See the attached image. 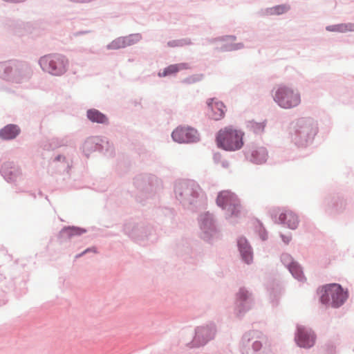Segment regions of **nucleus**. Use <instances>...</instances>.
Here are the masks:
<instances>
[{
	"label": "nucleus",
	"instance_id": "obj_1",
	"mask_svg": "<svg viewBox=\"0 0 354 354\" xmlns=\"http://www.w3.org/2000/svg\"><path fill=\"white\" fill-rule=\"evenodd\" d=\"M244 133L232 126L220 129L216 136V142L220 148L226 151H236L243 145Z\"/></svg>",
	"mask_w": 354,
	"mask_h": 354
},
{
	"label": "nucleus",
	"instance_id": "obj_2",
	"mask_svg": "<svg viewBox=\"0 0 354 354\" xmlns=\"http://www.w3.org/2000/svg\"><path fill=\"white\" fill-rule=\"evenodd\" d=\"M42 69L54 75H60L66 70L68 60L60 55H48L39 60Z\"/></svg>",
	"mask_w": 354,
	"mask_h": 354
},
{
	"label": "nucleus",
	"instance_id": "obj_3",
	"mask_svg": "<svg viewBox=\"0 0 354 354\" xmlns=\"http://www.w3.org/2000/svg\"><path fill=\"white\" fill-rule=\"evenodd\" d=\"M216 203L223 209H225L230 216H238L242 209L237 196L228 190L222 191L218 194Z\"/></svg>",
	"mask_w": 354,
	"mask_h": 354
},
{
	"label": "nucleus",
	"instance_id": "obj_4",
	"mask_svg": "<svg viewBox=\"0 0 354 354\" xmlns=\"http://www.w3.org/2000/svg\"><path fill=\"white\" fill-rule=\"evenodd\" d=\"M274 100L285 109L297 106L300 102V95L292 88L281 86L278 88L274 95Z\"/></svg>",
	"mask_w": 354,
	"mask_h": 354
},
{
	"label": "nucleus",
	"instance_id": "obj_5",
	"mask_svg": "<svg viewBox=\"0 0 354 354\" xmlns=\"http://www.w3.org/2000/svg\"><path fill=\"white\" fill-rule=\"evenodd\" d=\"M172 138L174 141L183 143V142H194L199 139V136L197 131L188 126H180L177 127L172 132Z\"/></svg>",
	"mask_w": 354,
	"mask_h": 354
},
{
	"label": "nucleus",
	"instance_id": "obj_6",
	"mask_svg": "<svg viewBox=\"0 0 354 354\" xmlns=\"http://www.w3.org/2000/svg\"><path fill=\"white\" fill-rule=\"evenodd\" d=\"M316 340L314 332L305 327L299 326L295 336V341L297 345L303 348L312 347Z\"/></svg>",
	"mask_w": 354,
	"mask_h": 354
},
{
	"label": "nucleus",
	"instance_id": "obj_7",
	"mask_svg": "<svg viewBox=\"0 0 354 354\" xmlns=\"http://www.w3.org/2000/svg\"><path fill=\"white\" fill-rule=\"evenodd\" d=\"M279 221L290 229H295L299 224V218L296 214L289 209L281 210L279 214Z\"/></svg>",
	"mask_w": 354,
	"mask_h": 354
},
{
	"label": "nucleus",
	"instance_id": "obj_8",
	"mask_svg": "<svg viewBox=\"0 0 354 354\" xmlns=\"http://www.w3.org/2000/svg\"><path fill=\"white\" fill-rule=\"evenodd\" d=\"M208 106L212 110L210 116L215 120H219L225 115L226 107L223 102L211 99L207 102Z\"/></svg>",
	"mask_w": 354,
	"mask_h": 354
},
{
	"label": "nucleus",
	"instance_id": "obj_9",
	"mask_svg": "<svg viewBox=\"0 0 354 354\" xmlns=\"http://www.w3.org/2000/svg\"><path fill=\"white\" fill-rule=\"evenodd\" d=\"M282 261L284 264L288 267L290 272L292 273V276L299 280L301 281L304 279V276L301 268L298 265L297 263L292 261L291 257L288 254L283 255Z\"/></svg>",
	"mask_w": 354,
	"mask_h": 354
},
{
	"label": "nucleus",
	"instance_id": "obj_10",
	"mask_svg": "<svg viewBox=\"0 0 354 354\" xmlns=\"http://www.w3.org/2000/svg\"><path fill=\"white\" fill-rule=\"evenodd\" d=\"M348 297L347 290H344L342 286L333 283V307L342 306Z\"/></svg>",
	"mask_w": 354,
	"mask_h": 354
},
{
	"label": "nucleus",
	"instance_id": "obj_11",
	"mask_svg": "<svg viewBox=\"0 0 354 354\" xmlns=\"http://www.w3.org/2000/svg\"><path fill=\"white\" fill-rule=\"evenodd\" d=\"M20 132L19 128L15 124H8L0 131V137L4 140L15 138Z\"/></svg>",
	"mask_w": 354,
	"mask_h": 354
},
{
	"label": "nucleus",
	"instance_id": "obj_12",
	"mask_svg": "<svg viewBox=\"0 0 354 354\" xmlns=\"http://www.w3.org/2000/svg\"><path fill=\"white\" fill-rule=\"evenodd\" d=\"M214 332L208 328H201L197 330L195 336V341L199 342L201 344L206 343L213 338Z\"/></svg>",
	"mask_w": 354,
	"mask_h": 354
},
{
	"label": "nucleus",
	"instance_id": "obj_13",
	"mask_svg": "<svg viewBox=\"0 0 354 354\" xmlns=\"http://www.w3.org/2000/svg\"><path fill=\"white\" fill-rule=\"evenodd\" d=\"M1 172L8 181H14L17 178L19 170L10 163H6L1 167Z\"/></svg>",
	"mask_w": 354,
	"mask_h": 354
},
{
	"label": "nucleus",
	"instance_id": "obj_14",
	"mask_svg": "<svg viewBox=\"0 0 354 354\" xmlns=\"http://www.w3.org/2000/svg\"><path fill=\"white\" fill-rule=\"evenodd\" d=\"M188 68L187 64L182 63L178 64H171L164 69L162 73H159L160 77H165L167 75H173L179 71Z\"/></svg>",
	"mask_w": 354,
	"mask_h": 354
},
{
	"label": "nucleus",
	"instance_id": "obj_15",
	"mask_svg": "<svg viewBox=\"0 0 354 354\" xmlns=\"http://www.w3.org/2000/svg\"><path fill=\"white\" fill-rule=\"evenodd\" d=\"M88 118L93 122L106 123L107 122V118L105 115L100 113L96 109H90L87 111Z\"/></svg>",
	"mask_w": 354,
	"mask_h": 354
},
{
	"label": "nucleus",
	"instance_id": "obj_16",
	"mask_svg": "<svg viewBox=\"0 0 354 354\" xmlns=\"http://www.w3.org/2000/svg\"><path fill=\"white\" fill-rule=\"evenodd\" d=\"M319 295L320 296V301L322 304H326L330 300V297L332 294V285L327 284L322 286L319 290Z\"/></svg>",
	"mask_w": 354,
	"mask_h": 354
},
{
	"label": "nucleus",
	"instance_id": "obj_17",
	"mask_svg": "<svg viewBox=\"0 0 354 354\" xmlns=\"http://www.w3.org/2000/svg\"><path fill=\"white\" fill-rule=\"evenodd\" d=\"M242 241H245V239L241 238L238 241V245L240 249V252L241 253L242 257L243 260L247 263H250L252 260V255L251 252V249L248 245H246L245 247L241 246V242Z\"/></svg>",
	"mask_w": 354,
	"mask_h": 354
},
{
	"label": "nucleus",
	"instance_id": "obj_18",
	"mask_svg": "<svg viewBox=\"0 0 354 354\" xmlns=\"http://www.w3.org/2000/svg\"><path fill=\"white\" fill-rule=\"evenodd\" d=\"M289 8V6L286 5H279L267 9L266 14L268 15H279L286 12Z\"/></svg>",
	"mask_w": 354,
	"mask_h": 354
},
{
	"label": "nucleus",
	"instance_id": "obj_19",
	"mask_svg": "<svg viewBox=\"0 0 354 354\" xmlns=\"http://www.w3.org/2000/svg\"><path fill=\"white\" fill-rule=\"evenodd\" d=\"M84 232L85 230L75 227H68L63 230V233L67 235L68 236H71L73 235H80L84 233Z\"/></svg>",
	"mask_w": 354,
	"mask_h": 354
},
{
	"label": "nucleus",
	"instance_id": "obj_20",
	"mask_svg": "<svg viewBox=\"0 0 354 354\" xmlns=\"http://www.w3.org/2000/svg\"><path fill=\"white\" fill-rule=\"evenodd\" d=\"M346 32L354 30V24H340L333 26V31Z\"/></svg>",
	"mask_w": 354,
	"mask_h": 354
},
{
	"label": "nucleus",
	"instance_id": "obj_21",
	"mask_svg": "<svg viewBox=\"0 0 354 354\" xmlns=\"http://www.w3.org/2000/svg\"><path fill=\"white\" fill-rule=\"evenodd\" d=\"M249 125L250 129L255 133L263 131L265 127V124L263 123H257L254 122H250Z\"/></svg>",
	"mask_w": 354,
	"mask_h": 354
},
{
	"label": "nucleus",
	"instance_id": "obj_22",
	"mask_svg": "<svg viewBox=\"0 0 354 354\" xmlns=\"http://www.w3.org/2000/svg\"><path fill=\"white\" fill-rule=\"evenodd\" d=\"M96 146L95 145V142L93 139L87 140L84 144V151L86 153L89 152L90 151L95 149Z\"/></svg>",
	"mask_w": 354,
	"mask_h": 354
},
{
	"label": "nucleus",
	"instance_id": "obj_23",
	"mask_svg": "<svg viewBox=\"0 0 354 354\" xmlns=\"http://www.w3.org/2000/svg\"><path fill=\"white\" fill-rule=\"evenodd\" d=\"M249 297H250V295H249L248 292L244 289H241L239 290V292L238 293V297L241 300H246L249 298Z\"/></svg>",
	"mask_w": 354,
	"mask_h": 354
},
{
	"label": "nucleus",
	"instance_id": "obj_24",
	"mask_svg": "<svg viewBox=\"0 0 354 354\" xmlns=\"http://www.w3.org/2000/svg\"><path fill=\"white\" fill-rule=\"evenodd\" d=\"M262 346V344L260 342H254L253 344V348L255 350V351H259Z\"/></svg>",
	"mask_w": 354,
	"mask_h": 354
},
{
	"label": "nucleus",
	"instance_id": "obj_25",
	"mask_svg": "<svg viewBox=\"0 0 354 354\" xmlns=\"http://www.w3.org/2000/svg\"><path fill=\"white\" fill-rule=\"evenodd\" d=\"M1 68L8 69L9 72L11 71V68L9 66H7L6 64H0V69ZM6 73H8V71H6Z\"/></svg>",
	"mask_w": 354,
	"mask_h": 354
},
{
	"label": "nucleus",
	"instance_id": "obj_26",
	"mask_svg": "<svg viewBox=\"0 0 354 354\" xmlns=\"http://www.w3.org/2000/svg\"><path fill=\"white\" fill-rule=\"evenodd\" d=\"M246 245H248V243H247L246 240L245 239V241H242V242H241V246H242V247H245Z\"/></svg>",
	"mask_w": 354,
	"mask_h": 354
},
{
	"label": "nucleus",
	"instance_id": "obj_27",
	"mask_svg": "<svg viewBox=\"0 0 354 354\" xmlns=\"http://www.w3.org/2000/svg\"><path fill=\"white\" fill-rule=\"evenodd\" d=\"M120 39H118V41H115L113 42V43H112V45H113V46H115V44H116L117 43H120Z\"/></svg>",
	"mask_w": 354,
	"mask_h": 354
},
{
	"label": "nucleus",
	"instance_id": "obj_28",
	"mask_svg": "<svg viewBox=\"0 0 354 354\" xmlns=\"http://www.w3.org/2000/svg\"><path fill=\"white\" fill-rule=\"evenodd\" d=\"M283 241H284L285 243H288L289 242V241H290V239L289 238H287V239H283Z\"/></svg>",
	"mask_w": 354,
	"mask_h": 354
}]
</instances>
